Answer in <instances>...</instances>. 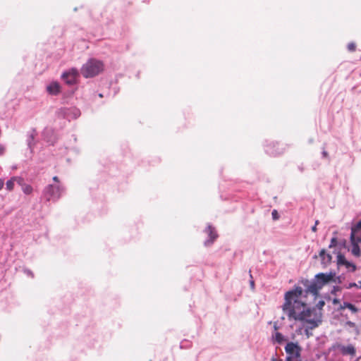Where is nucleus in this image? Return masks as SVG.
Listing matches in <instances>:
<instances>
[{
	"label": "nucleus",
	"instance_id": "obj_1",
	"mask_svg": "<svg viewBox=\"0 0 361 361\" xmlns=\"http://www.w3.org/2000/svg\"><path fill=\"white\" fill-rule=\"evenodd\" d=\"M341 276H336V272H319L314 276V278L310 281L306 279L302 281L305 288L303 290L300 286H295V288L287 291L285 294V302L283 305V310L288 311V317L294 319L298 313L301 311V308L306 307V303L300 300L301 298H306L308 293H312L314 298L319 295V290L329 281L338 282L340 283Z\"/></svg>",
	"mask_w": 361,
	"mask_h": 361
},
{
	"label": "nucleus",
	"instance_id": "obj_2",
	"mask_svg": "<svg viewBox=\"0 0 361 361\" xmlns=\"http://www.w3.org/2000/svg\"><path fill=\"white\" fill-rule=\"evenodd\" d=\"M104 69L102 61L95 59H89L81 68V74L85 78H93L99 74Z\"/></svg>",
	"mask_w": 361,
	"mask_h": 361
},
{
	"label": "nucleus",
	"instance_id": "obj_3",
	"mask_svg": "<svg viewBox=\"0 0 361 361\" xmlns=\"http://www.w3.org/2000/svg\"><path fill=\"white\" fill-rule=\"evenodd\" d=\"M63 191V188L59 185L49 184L43 190L42 196L48 202H56Z\"/></svg>",
	"mask_w": 361,
	"mask_h": 361
},
{
	"label": "nucleus",
	"instance_id": "obj_4",
	"mask_svg": "<svg viewBox=\"0 0 361 361\" xmlns=\"http://www.w3.org/2000/svg\"><path fill=\"white\" fill-rule=\"evenodd\" d=\"M56 114L59 118L71 121L78 118L80 116V111L75 106L61 107L57 110Z\"/></svg>",
	"mask_w": 361,
	"mask_h": 361
},
{
	"label": "nucleus",
	"instance_id": "obj_5",
	"mask_svg": "<svg viewBox=\"0 0 361 361\" xmlns=\"http://www.w3.org/2000/svg\"><path fill=\"white\" fill-rule=\"evenodd\" d=\"M264 151L269 156L276 157L282 154L285 147L283 144L271 141L264 145Z\"/></svg>",
	"mask_w": 361,
	"mask_h": 361
},
{
	"label": "nucleus",
	"instance_id": "obj_6",
	"mask_svg": "<svg viewBox=\"0 0 361 361\" xmlns=\"http://www.w3.org/2000/svg\"><path fill=\"white\" fill-rule=\"evenodd\" d=\"M338 350L343 355H351L354 356L356 353V349L353 344H348V345H343L338 342L333 343L329 351Z\"/></svg>",
	"mask_w": 361,
	"mask_h": 361
},
{
	"label": "nucleus",
	"instance_id": "obj_7",
	"mask_svg": "<svg viewBox=\"0 0 361 361\" xmlns=\"http://www.w3.org/2000/svg\"><path fill=\"white\" fill-rule=\"evenodd\" d=\"M78 76V70L75 68H71L62 73L61 78L67 85H73L76 83Z\"/></svg>",
	"mask_w": 361,
	"mask_h": 361
},
{
	"label": "nucleus",
	"instance_id": "obj_8",
	"mask_svg": "<svg viewBox=\"0 0 361 361\" xmlns=\"http://www.w3.org/2000/svg\"><path fill=\"white\" fill-rule=\"evenodd\" d=\"M204 233L207 235V238L204 241L205 247L211 246L219 236L216 228L210 224L204 228Z\"/></svg>",
	"mask_w": 361,
	"mask_h": 361
},
{
	"label": "nucleus",
	"instance_id": "obj_9",
	"mask_svg": "<svg viewBox=\"0 0 361 361\" xmlns=\"http://www.w3.org/2000/svg\"><path fill=\"white\" fill-rule=\"evenodd\" d=\"M336 265L337 268L340 269L341 267H345L347 269H351V271H355L356 270V266L355 264L347 260L345 255H343L340 251H338L336 252Z\"/></svg>",
	"mask_w": 361,
	"mask_h": 361
},
{
	"label": "nucleus",
	"instance_id": "obj_10",
	"mask_svg": "<svg viewBox=\"0 0 361 361\" xmlns=\"http://www.w3.org/2000/svg\"><path fill=\"white\" fill-rule=\"evenodd\" d=\"M287 355L298 358L300 357L301 347L298 343L288 342L285 346Z\"/></svg>",
	"mask_w": 361,
	"mask_h": 361
},
{
	"label": "nucleus",
	"instance_id": "obj_11",
	"mask_svg": "<svg viewBox=\"0 0 361 361\" xmlns=\"http://www.w3.org/2000/svg\"><path fill=\"white\" fill-rule=\"evenodd\" d=\"M313 314L314 315L317 314L315 308H310V307L306 308V307H305V308H303L301 311H300L298 313V315L296 317H295L294 319L299 320V321H304L308 318H310V317Z\"/></svg>",
	"mask_w": 361,
	"mask_h": 361
},
{
	"label": "nucleus",
	"instance_id": "obj_12",
	"mask_svg": "<svg viewBox=\"0 0 361 361\" xmlns=\"http://www.w3.org/2000/svg\"><path fill=\"white\" fill-rule=\"evenodd\" d=\"M322 269H326L332 262V256L330 253L326 252L325 249H322L319 253Z\"/></svg>",
	"mask_w": 361,
	"mask_h": 361
},
{
	"label": "nucleus",
	"instance_id": "obj_13",
	"mask_svg": "<svg viewBox=\"0 0 361 361\" xmlns=\"http://www.w3.org/2000/svg\"><path fill=\"white\" fill-rule=\"evenodd\" d=\"M37 135V131L35 128H32L30 131L27 133V148L30 150L31 152H32L34 147L35 145V137Z\"/></svg>",
	"mask_w": 361,
	"mask_h": 361
},
{
	"label": "nucleus",
	"instance_id": "obj_14",
	"mask_svg": "<svg viewBox=\"0 0 361 361\" xmlns=\"http://www.w3.org/2000/svg\"><path fill=\"white\" fill-rule=\"evenodd\" d=\"M47 90L49 94L56 96L61 92L60 84L56 81L51 82L47 85Z\"/></svg>",
	"mask_w": 361,
	"mask_h": 361
},
{
	"label": "nucleus",
	"instance_id": "obj_15",
	"mask_svg": "<svg viewBox=\"0 0 361 361\" xmlns=\"http://www.w3.org/2000/svg\"><path fill=\"white\" fill-rule=\"evenodd\" d=\"M345 308H348L349 310H350L353 313H356L358 312L357 307L352 304L351 302L344 301L342 305L340 306V309L343 310Z\"/></svg>",
	"mask_w": 361,
	"mask_h": 361
},
{
	"label": "nucleus",
	"instance_id": "obj_16",
	"mask_svg": "<svg viewBox=\"0 0 361 361\" xmlns=\"http://www.w3.org/2000/svg\"><path fill=\"white\" fill-rule=\"evenodd\" d=\"M303 322L310 324V326H307L308 327H310V329H314L319 326V323H321V319H314V318H313V319L308 318V319L304 320Z\"/></svg>",
	"mask_w": 361,
	"mask_h": 361
},
{
	"label": "nucleus",
	"instance_id": "obj_17",
	"mask_svg": "<svg viewBox=\"0 0 361 361\" xmlns=\"http://www.w3.org/2000/svg\"><path fill=\"white\" fill-rule=\"evenodd\" d=\"M350 239L351 243H361V235H358V233L350 232Z\"/></svg>",
	"mask_w": 361,
	"mask_h": 361
},
{
	"label": "nucleus",
	"instance_id": "obj_18",
	"mask_svg": "<svg viewBox=\"0 0 361 361\" xmlns=\"http://www.w3.org/2000/svg\"><path fill=\"white\" fill-rule=\"evenodd\" d=\"M273 338L279 344H281L283 341H286V338L278 331L275 332V336H273Z\"/></svg>",
	"mask_w": 361,
	"mask_h": 361
},
{
	"label": "nucleus",
	"instance_id": "obj_19",
	"mask_svg": "<svg viewBox=\"0 0 361 361\" xmlns=\"http://www.w3.org/2000/svg\"><path fill=\"white\" fill-rule=\"evenodd\" d=\"M351 245H352L351 253L355 257H360V254H361V250H360L359 244L351 243Z\"/></svg>",
	"mask_w": 361,
	"mask_h": 361
},
{
	"label": "nucleus",
	"instance_id": "obj_20",
	"mask_svg": "<svg viewBox=\"0 0 361 361\" xmlns=\"http://www.w3.org/2000/svg\"><path fill=\"white\" fill-rule=\"evenodd\" d=\"M16 183L14 176L11 177L6 183V188L8 191H11L13 189L14 183Z\"/></svg>",
	"mask_w": 361,
	"mask_h": 361
},
{
	"label": "nucleus",
	"instance_id": "obj_21",
	"mask_svg": "<svg viewBox=\"0 0 361 361\" xmlns=\"http://www.w3.org/2000/svg\"><path fill=\"white\" fill-rule=\"evenodd\" d=\"M22 190L25 195H30L32 192V186L28 184H24L22 187Z\"/></svg>",
	"mask_w": 361,
	"mask_h": 361
},
{
	"label": "nucleus",
	"instance_id": "obj_22",
	"mask_svg": "<svg viewBox=\"0 0 361 361\" xmlns=\"http://www.w3.org/2000/svg\"><path fill=\"white\" fill-rule=\"evenodd\" d=\"M360 231H361V220L351 228V232L353 233H359Z\"/></svg>",
	"mask_w": 361,
	"mask_h": 361
},
{
	"label": "nucleus",
	"instance_id": "obj_23",
	"mask_svg": "<svg viewBox=\"0 0 361 361\" xmlns=\"http://www.w3.org/2000/svg\"><path fill=\"white\" fill-rule=\"evenodd\" d=\"M338 240L337 238L336 237H333L331 239V242H330V244L329 245V248L336 247H338Z\"/></svg>",
	"mask_w": 361,
	"mask_h": 361
},
{
	"label": "nucleus",
	"instance_id": "obj_24",
	"mask_svg": "<svg viewBox=\"0 0 361 361\" xmlns=\"http://www.w3.org/2000/svg\"><path fill=\"white\" fill-rule=\"evenodd\" d=\"M14 178H15V181L20 185H21L23 187V185L25 184L24 183V180L23 178L21 177H19V176H14Z\"/></svg>",
	"mask_w": 361,
	"mask_h": 361
},
{
	"label": "nucleus",
	"instance_id": "obj_25",
	"mask_svg": "<svg viewBox=\"0 0 361 361\" xmlns=\"http://www.w3.org/2000/svg\"><path fill=\"white\" fill-rule=\"evenodd\" d=\"M325 305V302L324 300H320L317 304H316V307H314L315 309L317 308L318 310H322L324 306Z\"/></svg>",
	"mask_w": 361,
	"mask_h": 361
},
{
	"label": "nucleus",
	"instance_id": "obj_26",
	"mask_svg": "<svg viewBox=\"0 0 361 361\" xmlns=\"http://www.w3.org/2000/svg\"><path fill=\"white\" fill-rule=\"evenodd\" d=\"M356 45L354 42H350L348 44V49L350 51H354L355 50Z\"/></svg>",
	"mask_w": 361,
	"mask_h": 361
},
{
	"label": "nucleus",
	"instance_id": "obj_27",
	"mask_svg": "<svg viewBox=\"0 0 361 361\" xmlns=\"http://www.w3.org/2000/svg\"><path fill=\"white\" fill-rule=\"evenodd\" d=\"M190 345V343L188 341L184 340V341H181L180 346L181 348H188Z\"/></svg>",
	"mask_w": 361,
	"mask_h": 361
},
{
	"label": "nucleus",
	"instance_id": "obj_28",
	"mask_svg": "<svg viewBox=\"0 0 361 361\" xmlns=\"http://www.w3.org/2000/svg\"><path fill=\"white\" fill-rule=\"evenodd\" d=\"M312 329H310V327L307 326L304 331L305 334L306 335L307 338H310L311 336H312V333L310 331Z\"/></svg>",
	"mask_w": 361,
	"mask_h": 361
},
{
	"label": "nucleus",
	"instance_id": "obj_29",
	"mask_svg": "<svg viewBox=\"0 0 361 361\" xmlns=\"http://www.w3.org/2000/svg\"><path fill=\"white\" fill-rule=\"evenodd\" d=\"M249 274H250V286L251 289L254 290L255 289V281L253 280V277H252V275L251 274V272H249Z\"/></svg>",
	"mask_w": 361,
	"mask_h": 361
},
{
	"label": "nucleus",
	"instance_id": "obj_30",
	"mask_svg": "<svg viewBox=\"0 0 361 361\" xmlns=\"http://www.w3.org/2000/svg\"><path fill=\"white\" fill-rule=\"evenodd\" d=\"M345 245H346V240H339L338 241V247L340 249H341L342 247H345Z\"/></svg>",
	"mask_w": 361,
	"mask_h": 361
},
{
	"label": "nucleus",
	"instance_id": "obj_31",
	"mask_svg": "<svg viewBox=\"0 0 361 361\" xmlns=\"http://www.w3.org/2000/svg\"><path fill=\"white\" fill-rule=\"evenodd\" d=\"M271 215H272L273 219L276 220V219H279V214H278V212L276 209L272 211Z\"/></svg>",
	"mask_w": 361,
	"mask_h": 361
},
{
	"label": "nucleus",
	"instance_id": "obj_32",
	"mask_svg": "<svg viewBox=\"0 0 361 361\" xmlns=\"http://www.w3.org/2000/svg\"><path fill=\"white\" fill-rule=\"evenodd\" d=\"M340 290H341V288H340L338 286H334L333 287L332 290H331V293H332V294H336V293L337 291H340Z\"/></svg>",
	"mask_w": 361,
	"mask_h": 361
},
{
	"label": "nucleus",
	"instance_id": "obj_33",
	"mask_svg": "<svg viewBox=\"0 0 361 361\" xmlns=\"http://www.w3.org/2000/svg\"><path fill=\"white\" fill-rule=\"evenodd\" d=\"M322 158H328L329 157V154L328 152L325 150V148L324 147L323 148V150L322 152Z\"/></svg>",
	"mask_w": 361,
	"mask_h": 361
},
{
	"label": "nucleus",
	"instance_id": "obj_34",
	"mask_svg": "<svg viewBox=\"0 0 361 361\" xmlns=\"http://www.w3.org/2000/svg\"><path fill=\"white\" fill-rule=\"evenodd\" d=\"M346 325H348L350 327H355V324L353 322H351V321H347L346 322Z\"/></svg>",
	"mask_w": 361,
	"mask_h": 361
},
{
	"label": "nucleus",
	"instance_id": "obj_35",
	"mask_svg": "<svg viewBox=\"0 0 361 361\" xmlns=\"http://www.w3.org/2000/svg\"><path fill=\"white\" fill-rule=\"evenodd\" d=\"M4 185V180L2 178H0V190L3 188Z\"/></svg>",
	"mask_w": 361,
	"mask_h": 361
},
{
	"label": "nucleus",
	"instance_id": "obj_36",
	"mask_svg": "<svg viewBox=\"0 0 361 361\" xmlns=\"http://www.w3.org/2000/svg\"><path fill=\"white\" fill-rule=\"evenodd\" d=\"M28 278L32 279L34 277L33 272H25Z\"/></svg>",
	"mask_w": 361,
	"mask_h": 361
},
{
	"label": "nucleus",
	"instance_id": "obj_37",
	"mask_svg": "<svg viewBox=\"0 0 361 361\" xmlns=\"http://www.w3.org/2000/svg\"><path fill=\"white\" fill-rule=\"evenodd\" d=\"M5 148L3 145H0V155H2L4 152Z\"/></svg>",
	"mask_w": 361,
	"mask_h": 361
},
{
	"label": "nucleus",
	"instance_id": "obj_38",
	"mask_svg": "<svg viewBox=\"0 0 361 361\" xmlns=\"http://www.w3.org/2000/svg\"><path fill=\"white\" fill-rule=\"evenodd\" d=\"M295 358L294 357L287 355L286 358V361H293V359Z\"/></svg>",
	"mask_w": 361,
	"mask_h": 361
},
{
	"label": "nucleus",
	"instance_id": "obj_39",
	"mask_svg": "<svg viewBox=\"0 0 361 361\" xmlns=\"http://www.w3.org/2000/svg\"><path fill=\"white\" fill-rule=\"evenodd\" d=\"M354 286H357V284L355 283H350L347 288H352V287H354Z\"/></svg>",
	"mask_w": 361,
	"mask_h": 361
},
{
	"label": "nucleus",
	"instance_id": "obj_40",
	"mask_svg": "<svg viewBox=\"0 0 361 361\" xmlns=\"http://www.w3.org/2000/svg\"><path fill=\"white\" fill-rule=\"evenodd\" d=\"M53 180L56 183H59V179L58 178V176H55L53 177Z\"/></svg>",
	"mask_w": 361,
	"mask_h": 361
},
{
	"label": "nucleus",
	"instance_id": "obj_41",
	"mask_svg": "<svg viewBox=\"0 0 361 361\" xmlns=\"http://www.w3.org/2000/svg\"><path fill=\"white\" fill-rule=\"evenodd\" d=\"M311 230L312 232H316L317 231V226L316 225H314L312 228H311Z\"/></svg>",
	"mask_w": 361,
	"mask_h": 361
},
{
	"label": "nucleus",
	"instance_id": "obj_42",
	"mask_svg": "<svg viewBox=\"0 0 361 361\" xmlns=\"http://www.w3.org/2000/svg\"><path fill=\"white\" fill-rule=\"evenodd\" d=\"M298 169L300 172H303V171H304L303 165L302 164V165L298 166Z\"/></svg>",
	"mask_w": 361,
	"mask_h": 361
},
{
	"label": "nucleus",
	"instance_id": "obj_43",
	"mask_svg": "<svg viewBox=\"0 0 361 361\" xmlns=\"http://www.w3.org/2000/svg\"><path fill=\"white\" fill-rule=\"evenodd\" d=\"M338 302H339V300H338V299H337V298H334V299L333 300V303H334V304H337V303H338Z\"/></svg>",
	"mask_w": 361,
	"mask_h": 361
},
{
	"label": "nucleus",
	"instance_id": "obj_44",
	"mask_svg": "<svg viewBox=\"0 0 361 361\" xmlns=\"http://www.w3.org/2000/svg\"><path fill=\"white\" fill-rule=\"evenodd\" d=\"M319 221L318 220L315 221L314 225L317 226L319 224Z\"/></svg>",
	"mask_w": 361,
	"mask_h": 361
},
{
	"label": "nucleus",
	"instance_id": "obj_45",
	"mask_svg": "<svg viewBox=\"0 0 361 361\" xmlns=\"http://www.w3.org/2000/svg\"><path fill=\"white\" fill-rule=\"evenodd\" d=\"M360 357L356 358L354 361H360Z\"/></svg>",
	"mask_w": 361,
	"mask_h": 361
},
{
	"label": "nucleus",
	"instance_id": "obj_46",
	"mask_svg": "<svg viewBox=\"0 0 361 361\" xmlns=\"http://www.w3.org/2000/svg\"><path fill=\"white\" fill-rule=\"evenodd\" d=\"M274 329H277V326H276V324H274Z\"/></svg>",
	"mask_w": 361,
	"mask_h": 361
},
{
	"label": "nucleus",
	"instance_id": "obj_47",
	"mask_svg": "<svg viewBox=\"0 0 361 361\" xmlns=\"http://www.w3.org/2000/svg\"><path fill=\"white\" fill-rule=\"evenodd\" d=\"M99 96L100 97H103V95H102V94H99Z\"/></svg>",
	"mask_w": 361,
	"mask_h": 361
},
{
	"label": "nucleus",
	"instance_id": "obj_48",
	"mask_svg": "<svg viewBox=\"0 0 361 361\" xmlns=\"http://www.w3.org/2000/svg\"><path fill=\"white\" fill-rule=\"evenodd\" d=\"M314 258H317V255H314Z\"/></svg>",
	"mask_w": 361,
	"mask_h": 361
},
{
	"label": "nucleus",
	"instance_id": "obj_49",
	"mask_svg": "<svg viewBox=\"0 0 361 361\" xmlns=\"http://www.w3.org/2000/svg\"><path fill=\"white\" fill-rule=\"evenodd\" d=\"M359 283H360V287L361 288V281H359Z\"/></svg>",
	"mask_w": 361,
	"mask_h": 361
}]
</instances>
